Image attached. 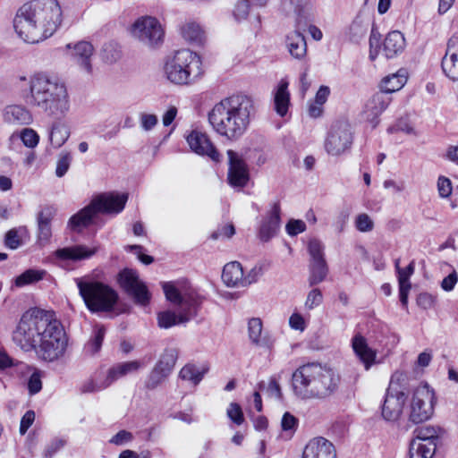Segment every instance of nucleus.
Returning a JSON list of instances; mask_svg holds the SVG:
<instances>
[{
  "instance_id": "nucleus-1",
  "label": "nucleus",
  "mask_w": 458,
  "mask_h": 458,
  "mask_svg": "<svg viewBox=\"0 0 458 458\" xmlns=\"http://www.w3.org/2000/svg\"><path fill=\"white\" fill-rule=\"evenodd\" d=\"M61 22L62 10L57 0H33L18 10L13 27L25 42L36 44L50 38Z\"/></svg>"
},
{
  "instance_id": "nucleus-2",
  "label": "nucleus",
  "mask_w": 458,
  "mask_h": 458,
  "mask_svg": "<svg viewBox=\"0 0 458 458\" xmlns=\"http://www.w3.org/2000/svg\"><path fill=\"white\" fill-rule=\"evenodd\" d=\"M253 111V101L250 97L233 95L214 106L208 113V122L221 136L237 140L247 131Z\"/></svg>"
},
{
  "instance_id": "nucleus-3",
  "label": "nucleus",
  "mask_w": 458,
  "mask_h": 458,
  "mask_svg": "<svg viewBox=\"0 0 458 458\" xmlns=\"http://www.w3.org/2000/svg\"><path fill=\"white\" fill-rule=\"evenodd\" d=\"M26 102L47 115L60 119L70 110V98L64 82L46 73H36L28 81Z\"/></svg>"
},
{
  "instance_id": "nucleus-4",
  "label": "nucleus",
  "mask_w": 458,
  "mask_h": 458,
  "mask_svg": "<svg viewBox=\"0 0 458 458\" xmlns=\"http://www.w3.org/2000/svg\"><path fill=\"white\" fill-rule=\"evenodd\" d=\"M340 375L318 362L300 366L292 376L293 391L301 399H325L334 394L340 385Z\"/></svg>"
},
{
  "instance_id": "nucleus-5",
  "label": "nucleus",
  "mask_w": 458,
  "mask_h": 458,
  "mask_svg": "<svg viewBox=\"0 0 458 458\" xmlns=\"http://www.w3.org/2000/svg\"><path fill=\"white\" fill-rule=\"evenodd\" d=\"M163 290L165 298L177 306L178 314L171 310L159 312L157 322L160 327L169 328L186 323L197 317L204 297L195 289L191 287L178 288L173 283H164Z\"/></svg>"
},
{
  "instance_id": "nucleus-6",
  "label": "nucleus",
  "mask_w": 458,
  "mask_h": 458,
  "mask_svg": "<svg viewBox=\"0 0 458 458\" xmlns=\"http://www.w3.org/2000/svg\"><path fill=\"white\" fill-rule=\"evenodd\" d=\"M54 318L53 313L44 310H28L13 332V343L25 352L36 351L40 338Z\"/></svg>"
},
{
  "instance_id": "nucleus-7",
  "label": "nucleus",
  "mask_w": 458,
  "mask_h": 458,
  "mask_svg": "<svg viewBox=\"0 0 458 458\" xmlns=\"http://www.w3.org/2000/svg\"><path fill=\"white\" fill-rule=\"evenodd\" d=\"M128 200L127 193H102L95 198L85 208L71 216L68 226L73 231H80L93 223L99 213L117 215L122 212Z\"/></svg>"
},
{
  "instance_id": "nucleus-8",
  "label": "nucleus",
  "mask_w": 458,
  "mask_h": 458,
  "mask_svg": "<svg viewBox=\"0 0 458 458\" xmlns=\"http://www.w3.org/2000/svg\"><path fill=\"white\" fill-rule=\"evenodd\" d=\"M164 71L167 80L177 85L191 84L203 72L200 57L189 49L177 50L167 56Z\"/></svg>"
},
{
  "instance_id": "nucleus-9",
  "label": "nucleus",
  "mask_w": 458,
  "mask_h": 458,
  "mask_svg": "<svg viewBox=\"0 0 458 458\" xmlns=\"http://www.w3.org/2000/svg\"><path fill=\"white\" fill-rule=\"evenodd\" d=\"M75 282L79 293L89 311L109 312L114 309L119 296L108 284L83 278H76Z\"/></svg>"
},
{
  "instance_id": "nucleus-10",
  "label": "nucleus",
  "mask_w": 458,
  "mask_h": 458,
  "mask_svg": "<svg viewBox=\"0 0 458 458\" xmlns=\"http://www.w3.org/2000/svg\"><path fill=\"white\" fill-rule=\"evenodd\" d=\"M67 345L66 333L61 323L54 318L40 338L36 352L42 360L53 362L64 355Z\"/></svg>"
},
{
  "instance_id": "nucleus-11",
  "label": "nucleus",
  "mask_w": 458,
  "mask_h": 458,
  "mask_svg": "<svg viewBox=\"0 0 458 458\" xmlns=\"http://www.w3.org/2000/svg\"><path fill=\"white\" fill-rule=\"evenodd\" d=\"M434 403V391L427 384L418 386L413 392L409 420L414 424L428 420L433 414Z\"/></svg>"
},
{
  "instance_id": "nucleus-12",
  "label": "nucleus",
  "mask_w": 458,
  "mask_h": 458,
  "mask_svg": "<svg viewBox=\"0 0 458 458\" xmlns=\"http://www.w3.org/2000/svg\"><path fill=\"white\" fill-rule=\"evenodd\" d=\"M131 33L133 38L150 47L157 46L164 38V30L159 21L153 16L138 18L131 27Z\"/></svg>"
},
{
  "instance_id": "nucleus-13",
  "label": "nucleus",
  "mask_w": 458,
  "mask_h": 458,
  "mask_svg": "<svg viewBox=\"0 0 458 458\" xmlns=\"http://www.w3.org/2000/svg\"><path fill=\"white\" fill-rule=\"evenodd\" d=\"M352 143V134L350 124L345 121H337L331 127L325 148L328 154L339 156L350 148Z\"/></svg>"
},
{
  "instance_id": "nucleus-14",
  "label": "nucleus",
  "mask_w": 458,
  "mask_h": 458,
  "mask_svg": "<svg viewBox=\"0 0 458 458\" xmlns=\"http://www.w3.org/2000/svg\"><path fill=\"white\" fill-rule=\"evenodd\" d=\"M118 282L136 303L146 306L149 302L150 293L146 284L140 280L136 271L129 268L123 269L118 275Z\"/></svg>"
},
{
  "instance_id": "nucleus-15",
  "label": "nucleus",
  "mask_w": 458,
  "mask_h": 458,
  "mask_svg": "<svg viewBox=\"0 0 458 458\" xmlns=\"http://www.w3.org/2000/svg\"><path fill=\"white\" fill-rule=\"evenodd\" d=\"M228 175L227 180L231 186L242 188L250 180L249 168L245 160L235 151L227 150Z\"/></svg>"
},
{
  "instance_id": "nucleus-16",
  "label": "nucleus",
  "mask_w": 458,
  "mask_h": 458,
  "mask_svg": "<svg viewBox=\"0 0 458 458\" xmlns=\"http://www.w3.org/2000/svg\"><path fill=\"white\" fill-rule=\"evenodd\" d=\"M406 395L403 391L394 390V377L387 389L384 403L382 405V416L387 421H395L399 419Z\"/></svg>"
},
{
  "instance_id": "nucleus-17",
  "label": "nucleus",
  "mask_w": 458,
  "mask_h": 458,
  "mask_svg": "<svg viewBox=\"0 0 458 458\" xmlns=\"http://www.w3.org/2000/svg\"><path fill=\"white\" fill-rule=\"evenodd\" d=\"M191 149L198 155L207 156L214 162L220 161V154L206 133L192 131L186 138Z\"/></svg>"
},
{
  "instance_id": "nucleus-18",
  "label": "nucleus",
  "mask_w": 458,
  "mask_h": 458,
  "mask_svg": "<svg viewBox=\"0 0 458 458\" xmlns=\"http://www.w3.org/2000/svg\"><path fill=\"white\" fill-rule=\"evenodd\" d=\"M391 98L385 93L373 95L365 104L362 115L365 121L369 122L373 128L378 123V117L386 109Z\"/></svg>"
},
{
  "instance_id": "nucleus-19",
  "label": "nucleus",
  "mask_w": 458,
  "mask_h": 458,
  "mask_svg": "<svg viewBox=\"0 0 458 458\" xmlns=\"http://www.w3.org/2000/svg\"><path fill=\"white\" fill-rule=\"evenodd\" d=\"M280 213V204L274 203L270 211L261 220L258 234L260 241L267 242L276 235L281 224Z\"/></svg>"
},
{
  "instance_id": "nucleus-20",
  "label": "nucleus",
  "mask_w": 458,
  "mask_h": 458,
  "mask_svg": "<svg viewBox=\"0 0 458 458\" xmlns=\"http://www.w3.org/2000/svg\"><path fill=\"white\" fill-rule=\"evenodd\" d=\"M302 458H336L334 445L324 437H316L305 446Z\"/></svg>"
},
{
  "instance_id": "nucleus-21",
  "label": "nucleus",
  "mask_w": 458,
  "mask_h": 458,
  "mask_svg": "<svg viewBox=\"0 0 458 458\" xmlns=\"http://www.w3.org/2000/svg\"><path fill=\"white\" fill-rule=\"evenodd\" d=\"M3 120L11 125H28L33 121L31 113L23 106L10 105L3 112Z\"/></svg>"
},
{
  "instance_id": "nucleus-22",
  "label": "nucleus",
  "mask_w": 458,
  "mask_h": 458,
  "mask_svg": "<svg viewBox=\"0 0 458 458\" xmlns=\"http://www.w3.org/2000/svg\"><path fill=\"white\" fill-rule=\"evenodd\" d=\"M94 47L88 41H80L73 46L72 60L87 73L92 72L91 58Z\"/></svg>"
},
{
  "instance_id": "nucleus-23",
  "label": "nucleus",
  "mask_w": 458,
  "mask_h": 458,
  "mask_svg": "<svg viewBox=\"0 0 458 458\" xmlns=\"http://www.w3.org/2000/svg\"><path fill=\"white\" fill-rule=\"evenodd\" d=\"M352 346L365 369H369L375 362L377 353L369 347L366 338L360 334L355 335L352 340Z\"/></svg>"
},
{
  "instance_id": "nucleus-24",
  "label": "nucleus",
  "mask_w": 458,
  "mask_h": 458,
  "mask_svg": "<svg viewBox=\"0 0 458 458\" xmlns=\"http://www.w3.org/2000/svg\"><path fill=\"white\" fill-rule=\"evenodd\" d=\"M405 47V38L398 30L391 31L386 37L383 43V53L387 58H394L401 54Z\"/></svg>"
},
{
  "instance_id": "nucleus-25",
  "label": "nucleus",
  "mask_w": 458,
  "mask_h": 458,
  "mask_svg": "<svg viewBox=\"0 0 458 458\" xmlns=\"http://www.w3.org/2000/svg\"><path fill=\"white\" fill-rule=\"evenodd\" d=\"M97 250L96 247L89 248L85 245H76L56 250L55 256L62 260H81L93 256Z\"/></svg>"
},
{
  "instance_id": "nucleus-26",
  "label": "nucleus",
  "mask_w": 458,
  "mask_h": 458,
  "mask_svg": "<svg viewBox=\"0 0 458 458\" xmlns=\"http://www.w3.org/2000/svg\"><path fill=\"white\" fill-rule=\"evenodd\" d=\"M285 45L293 58L301 60L305 57L307 43L304 36L299 30L293 31L286 36Z\"/></svg>"
},
{
  "instance_id": "nucleus-27",
  "label": "nucleus",
  "mask_w": 458,
  "mask_h": 458,
  "mask_svg": "<svg viewBox=\"0 0 458 458\" xmlns=\"http://www.w3.org/2000/svg\"><path fill=\"white\" fill-rule=\"evenodd\" d=\"M288 81L286 79H282L275 92V110L280 116H284L287 114L290 105V92L288 90Z\"/></svg>"
},
{
  "instance_id": "nucleus-28",
  "label": "nucleus",
  "mask_w": 458,
  "mask_h": 458,
  "mask_svg": "<svg viewBox=\"0 0 458 458\" xmlns=\"http://www.w3.org/2000/svg\"><path fill=\"white\" fill-rule=\"evenodd\" d=\"M52 218L53 212L50 208H46L38 215V242L40 245L48 243L52 236Z\"/></svg>"
},
{
  "instance_id": "nucleus-29",
  "label": "nucleus",
  "mask_w": 458,
  "mask_h": 458,
  "mask_svg": "<svg viewBox=\"0 0 458 458\" xmlns=\"http://www.w3.org/2000/svg\"><path fill=\"white\" fill-rule=\"evenodd\" d=\"M222 280L229 287H242L243 269L241 263L237 261L227 263L223 269Z\"/></svg>"
},
{
  "instance_id": "nucleus-30",
  "label": "nucleus",
  "mask_w": 458,
  "mask_h": 458,
  "mask_svg": "<svg viewBox=\"0 0 458 458\" xmlns=\"http://www.w3.org/2000/svg\"><path fill=\"white\" fill-rule=\"evenodd\" d=\"M208 370L209 367L207 364L198 366L194 363H188L181 369L179 377L181 379L188 381L193 386H197L200 383Z\"/></svg>"
},
{
  "instance_id": "nucleus-31",
  "label": "nucleus",
  "mask_w": 458,
  "mask_h": 458,
  "mask_svg": "<svg viewBox=\"0 0 458 458\" xmlns=\"http://www.w3.org/2000/svg\"><path fill=\"white\" fill-rule=\"evenodd\" d=\"M414 269L415 263L412 260L405 268L400 270L398 274L400 301L403 306H406L408 302V293L411 287L409 279L414 273Z\"/></svg>"
},
{
  "instance_id": "nucleus-32",
  "label": "nucleus",
  "mask_w": 458,
  "mask_h": 458,
  "mask_svg": "<svg viewBox=\"0 0 458 458\" xmlns=\"http://www.w3.org/2000/svg\"><path fill=\"white\" fill-rule=\"evenodd\" d=\"M262 328V321L259 318H250L248 323L249 338L255 345L270 348L272 343L266 337H261Z\"/></svg>"
},
{
  "instance_id": "nucleus-33",
  "label": "nucleus",
  "mask_w": 458,
  "mask_h": 458,
  "mask_svg": "<svg viewBox=\"0 0 458 458\" xmlns=\"http://www.w3.org/2000/svg\"><path fill=\"white\" fill-rule=\"evenodd\" d=\"M142 367V363L138 360H131L118 363L117 365L109 369L107 377L111 384L117 380L119 377H123L129 373L137 371Z\"/></svg>"
},
{
  "instance_id": "nucleus-34",
  "label": "nucleus",
  "mask_w": 458,
  "mask_h": 458,
  "mask_svg": "<svg viewBox=\"0 0 458 458\" xmlns=\"http://www.w3.org/2000/svg\"><path fill=\"white\" fill-rule=\"evenodd\" d=\"M70 131L67 125L60 122H55L49 132V140L51 145L55 148H61L69 139Z\"/></svg>"
},
{
  "instance_id": "nucleus-35",
  "label": "nucleus",
  "mask_w": 458,
  "mask_h": 458,
  "mask_svg": "<svg viewBox=\"0 0 458 458\" xmlns=\"http://www.w3.org/2000/svg\"><path fill=\"white\" fill-rule=\"evenodd\" d=\"M309 272L310 275L308 282L310 286H314L322 283L328 274V266L327 261L310 262Z\"/></svg>"
},
{
  "instance_id": "nucleus-36",
  "label": "nucleus",
  "mask_w": 458,
  "mask_h": 458,
  "mask_svg": "<svg viewBox=\"0 0 458 458\" xmlns=\"http://www.w3.org/2000/svg\"><path fill=\"white\" fill-rule=\"evenodd\" d=\"M436 451V444L422 443L419 440H411L410 444V458H431Z\"/></svg>"
},
{
  "instance_id": "nucleus-37",
  "label": "nucleus",
  "mask_w": 458,
  "mask_h": 458,
  "mask_svg": "<svg viewBox=\"0 0 458 458\" xmlns=\"http://www.w3.org/2000/svg\"><path fill=\"white\" fill-rule=\"evenodd\" d=\"M407 81V77L398 72L397 73H394L386 77L382 81V91L380 93H385L386 95L389 93L395 92L401 89Z\"/></svg>"
},
{
  "instance_id": "nucleus-38",
  "label": "nucleus",
  "mask_w": 458,
  "mask_h": 458,
  "mask_svg": "<svg viewBox=\"0 0 458 458\" xmlns=\"http://www.w3.org/2000/svg\"><path fill=\"white\" fill-rule=\"evenodd\" d=\"M369 21L357 16L349 28V39L353 43H359L367 34Z\"/></svg>"
},
{
  "instance_id": "nucleus-39",
  "label": "nucleus",
  "mask_w": 458,
  "mask_h": 458,
  "mask_svg": "<svg viewBox=\"0 0 458 458\" xmlns=\"http://www.w3.org/2000/svg\"><path fill=\"white\" fill-rule=\"evenodd\" d=\"M27 235V228L20 226L10 229L4 235V245L10 250H16L23 244L22 238Z\"/></svg>"
},
{
  "instance_id": "nucleus-40",
  "label": "nucleus",
  "mask_w": 458,
  "mask_h": 458,
  "mask_svg": "<svg viewBox=\"0 0 458 458\" xmlns=\"http://www.w3.org/2000/svg\"><path fill=\"white\" fill-rule=\"evenodd\" d=\"M47 272L40 269H28L15 277L14 285L16 287H23L25 285L37 283L44 278Z\"/></svg>"
},
{
  "instance_id": "nucleus-41",
  "label": "nucleus",
  "mask_w": 458,
  "mask_h": 458,
  "mask_svg": "<svg viewBox=\"0 0 458 458\" xmlns=\"http://www.w3.org/2000/svg\"><path fill=\"white\" fill-rule=\"evenodd\" d=\"M182 36L191 43L201 44L204 40V31L196 22H189L183 25Z\"/></svg>"
},
{
  "instance_id": "nucleus-42",
  "label": "nucleus",
  "mask_w": 458,
  "mask_h": 458,
  "mask_svg": "<svg viewBox=\"0 0 458 458\" xmlns=\"http://www.w3.org/2000/svg\"><path fill=\"white\" fill-rule=\"evenodd\" d=\"M291 5L293 6V11L297 15L296 23L297 27L300 29L301 27V22H304V25L307 23V20L310 16V11L311 9V4L310 0H289Z\"/></svg>"
},
{
  "instance_id": "nucleus-43",
  "label": "nucleus",
  "mask_w": 458,
  "mask_h": 458,
  "mask_svg": "<svg viewBox=\"0 0 458 458\" xmlns=\"http://www.w3.org/2000/svg\"><path fill=\"white\" fill-rule=\"evenodd\" d=\"M111 382L107 376L103 379H95L93 377L86 379L81 383L80 391L81 394H92L107 388Z\"/></svg>"
},
{
  "instance_id": "nucleus-44",
  "label": "nucleus",
  "mask_w": 458,
  "mask_h": 458,
  "mask_svg": "<svg viewBox=\"0 0 458 458\" xmlns=\"http://www.w3.org/2000/svg\"><path fill=\"white\" fill-rule=\"evenodd\" d=\"M439 428L432 426L417 428L414 431L415 437L412 440H419L422 443H432L437 445Z\"/></svg>"
},
{
  "instance_id": "nucleus-45",
  "label": "nucleus",
  "mask_w": 458,
  "mask_h": 458,
  "mask_svg": "<svg viewBox=\"0 0 458 458\" xmlns=\"http://www.w3.org/2000/svg\"><path fill=\"white\" fill-rule=\"evenodd\" d=\"M441 66L446 77L453 81H458V58L444 56Z\"/></svg>"
},
{
  "instance_id": "nucleus-46",
  "label": "nucleus",
  "mask_w": 458,
  "mask_h": 458,
  "mask_svg": "<svg viewBox=\"0 0 458 458\" xmlns=\"http://www.w3.org/2000/svg\"><path fill=\"white\" fill-rule=\"evenodd\" d=\"M167 377V373L161 371L154 367L145 380V387L148 390H154Z\"/></svg>"
},
{
  "instance_id": "nucleus-47",
  "label": "nucleus",
  "mask_w": 458,
  "mask_h": 458,
  "mask_svg": "<svg viewBox=\"0 0 458 458\" xmlns=\"http://www.w3.org/2000/svg\"><path fill=\"white\" fill-rule=\"evenodd\" d=\"M308 251L310 256V262L326 261L324 244L319 240H310L308 244Z\"/></svg>"
},
{
  "instance_id": "nucleus-48",
  "label": "nucleus",
  "mask_w": 458,
  "mask_h": 458,
  "mask_svg": "<svg viewBox=\"0 0 458 458\" xmlns=\"http://www.w3.org/2000/svg\"><path fill=\"white\" fill-rule=\"evenodd\" d=\"M259 389L260 391L266 390L267 395L271 398L281 400L283 397L281 386L276 377H271L267 386L264 381L259 384Z\"/></svg>"
},
{
  "instance_id": "nucleus-49",
  "label": "nucleus",
  "mask_w": 458,
  "mask_h": 458,
  "mask_svg": "<svg viewBox=\"0 0 458 458\" xmlns=\"http://www.w3.org/2000/svg\"><path fill=\"white\" fill-rule=\"evenodd\" d=\"M72 157L70 152L62 151L56 162L55 175L59 178L63 177L70 168Z\"/></svg>"
},
{
  "instance_id": "nucleus-50",
  "label": "nucleus",
  "mask_w": 458,
  "mask_h": 458,
  "mask_svg": "<svg viewBox=\"0 0 458 458\" xmlns=\"http://www.w3.org/2000/svg\"><path fill=\"white\" fill-rule=\"evenodd\" d=\"M354 225L360 233H369L374 229V222L366 213L359 214L355 217Z\"/></svg>"
},
{
  "instance_id": "nucleus-51",
  "label": "nucleus",
  "mask_w": 458,
  "mask_h": 458,
  "mask_svg": "<svg viewBox=\"0 0 458 458\" xmlns=\"http://www.w3.org/2000/svg\"><path fill=\"white\" fill-rule=\"evenodd\" d=\"M323 301V295L319 289H312L307 295L304 308L307 310H311L318 307Z\"/></svg>"
},
{
  "instance_id": "nucleus-52",
  "label": "nucleus",
  "mask_w": 458,
  "mask_h": 458,
  "mask_svg": "<svg viewBox=\"0 0 458 458\" xmlns=\"http://www.w3.org/2000/svg\"><path fill=\"white\" fill-rule=\"evenodd\" d=\"M21 140L26 147L33 148L38 144L39 136L33 129L24 128L21 132Z\"/></svg>"
},
{
  "instance_id": "nucleus-53",
  "label": "nucleus",
  "mask_w": 458,
  "mask_h": 458,
  "mask_svg": "<svg viewBox=\"0 0 458 458\" xmlns=\"http://www.w3.org/2000/svg\"><path fill=\"white\" fill-rule=\"evenodd\" d=\"M106 330L103 327H97L94 332V336L89 340L88 347L92 353L98 352L104 340Z\"/></svg>"
},
{
  "instance_id": "nucleus-54",
  "label": "nucleus",
  "mask_w": 458,
  "mask_h": 458,
  "mask_svg": "<svg viewBox=\"0 0 458 458\" xmlns=\"http://www.w3.org/2000/svg\"><path fill=\"white\" fill-rule=\"evenodd\" d=\"M380 34L373 27L369 36V59L374 61L378 55L380 49Z\"/></svg>"
},
{
  "instance_id": "nucleus-55",
  "label": "nucleus",
  "mask_w": 458,
  "mask_h": 458,
  "mask_svg": "<svg viewBox=\"0 0 458 458\" xmlns=\"http://www.w3.org/2000/svg\"><path fill=\"white\" fill-rule=\"evenodd\" d=\"M65 440L61 438L51 440L44 449L43 457L53 458V456L65 445Z\"/></svg>"
},
{
  "instance_id": "nucleus-56",
  "label": "nucleus",
  "mask_w": 458,
  "mask_h": 458,
  "mask_svg": "<svg viewBox=\"0 0 458 458\" xmlns=\"http://www.w3.org/2000/svg\"><path fill=\"white\" fill-rule=\"evenodd\" d=\"M298 422V419L292 413L288 411L284 412L281 420V427L283 431H290L291 434L294 433L297 429Z\"/></svg>"
},
{
  "instance_id": "nucleus-57",
  "label": "nucleus",
  "mask_w": 458,
  "mask_h": 458,
  "mask_svg": "<svg viewBox=\"0 0 458 458\" xmlns=\"http://www.w3.org/2000/svg\"><path fill=\"white\" fill-rule=\"evenodd\" d=\"M133 439L134 437L131 432L123 429L114 435L110 438L109 443L114 445H124L131 442Z\"/></svg>"
},
{
  "instance_id": "nucleus-58",
  "label": "nucleus",
  "mask_w": 458,
  "mask_h": 458,
  "mask_svg": "<svg viewBox=\"0 0 458 458\" xmlns=\"http://www.w3.org/2000/svg\"><path fill=\"white\" fill-rule=\"evenodd\" d=\"M140 123L143 131H149L157 124L158 118L153 114L141 113L140 114Z\"/></svg>"
},
{
  "instance_id": "nucleus-59",
  "label": "nucleus",
  "mask_w": 458,
  "mask_h": 458,
  "mask_svg": "<svg viewBox=\"0 0 458 458\" xmlns=\"http://www.w3.org/2000/svg\"><path fill=\"white\" fill-rule=\"evenodd\" d=\"M285 229L289 235L295 236L306 230V225L302 220L291 219Z\"/></svg>"
},
{
  "instance_id": "nucleus-60",
  "label": "nucleus",
  "mask_w": 458,
  "mask_h": 458,
  "mask_svg": "<svg viewBox=\"0 0 458 458\" xmlns=\"http://www.w3.org/2000/svg\"><path fill=\"white\" fill-rule=\"evenodd\" d=\"M103 57L106 62L113 63L120 57V51L113 43H106L103 47Z\"/></svg>"
},
{
  "instance_id": "nucleus-61",
  "label": "nucleus",
  "mask_w": 458,
  "mask_h": 458,
  "mask_svg": "<svg viewBox=\"0 0 458 458\" xmlns=\"http://www.w3.org/2000/svg\"><path fill=\"white\" fill-rule=\"evenodd\" d=\"M228 417L237 425L243 422V413L239 404L232 403L227 409Z\"/></svg>"
},
{
  "instance_id": "nucleus-62",
  "label": "nucleus",
  "mask_w": 458,
  "mask_h": 458,
  "mask_svg": "<svg viewBox=\"0 0 458 458\" xmlns=\"http://www.w3.org/2000/svg\"><path fill=\"white\" fill-rule=\"evenodd\" d=\"M437 190L440 197H449L452 193L451 181L445 176H440L437 180Z\"/></svg>"
},
{
  "instance_id": "nucleus-63",
  "label": "nucleus",
  "mask_w": 458,
  "mask_h": 458,
  "mask_svg": "<svg viewBox=\"0 0 458 458\" xmlns=\"http://www.w3.org/2000/svg\"><path fill=\"white\" fill-rule=\"evenodd\" d=\"M250 11V3L249 0H241L239 1L234 8L233 15L236 20L245 19Z\"/></svg>"
},
{
  "instance_id": "nucleus-64",
  "label": "nucleus",
  "mask_w": 458,
  "mask_h": 458,
  "mask_svg": "<svg viewBox=\"0 0 458 458\" xmlns=\"http://www.w3.org/2000/svg\"><path fill=\"white\" fill-rule=\"evenodd\" d=\"M445 56L458 58V33L449 38Z\"/></svg>"
}]
</instances>
